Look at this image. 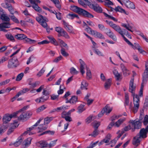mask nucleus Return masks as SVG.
Returning a JSON list of instances; mask_svg holds the SVG:
<instances>
[{
    "instance_id": "obj_28",
    "label": "nucleus",
    "mask_w": 148,
    "mask_h": 148,
    "mask_svg": "<svg viewBox=\"0 0 148 148\" xmlns=\"http://www.w3.org/2000/svg\"><path fill=\"white\" fill-rule=\"evenodd\" d=\"M33 8L36 11L38 12H42V9L40 8L38 5L36 3L31 5Z\"/></svg>"
},
{
    "instance_id": "obj_39",
    "label": "nucleus",
    "mask_w": 148,
    "mask_h": 148,
    "mask_svg": "<svg viewBox=\"0 0 148 148\" xmlns=\"http://www.w3.org/2000/svg\"><path fill=\"white\" fill-rule=\"evenodd\" d=\"M23 139L21 137L18 138V140L14 143V145L15 147H18L22 143Z\"/></svg>"
},
{
    "instance_id": "obj_13",
    "label": "nucleus",
    "mask_w": 148,
    "mask_h": 148,
    "mask_svg": "<svg viewBox=\"0 0 148 148\" xmlns=\"http://www.w3.org/2000/svg\"><path fill=\"white\" fill-rule=\"evenodd\" d=\"M126 6L129 8L135 9V6L134 3L129 0H121Z\"/></svg>"
},
{
    "instance_id": "obj_37",
    "label": "nucleus",
    "mask_w": 148,
    "mask_h": 148,
    "mask_svg": "<svg viewBox=\"0 0 148 148\" xmlns=\"http://www.w3.org/2000/svg\"><path fill=\"white\" fill-rule=\"evenodd\" d=\"M111 136L110 134H107L105 138L103 139L104 141V143H109L111 139Z\"/></svg>"
},
{
    "instance_id": "obj_17",
    "label": "nucleus",
    "mask_w": 148,
    "mask_h": 148,
    "mask_svg": "<svg viewBox=\"0 0 148 148\" xmlns=\"http://www.w3.org/2000/svg\"><path fill=\"white\" fill-rule=\"evenodd\" d=\"M18 125V124L17 122H15L12 124L7 132V135H9L12 133L14 131V129L17 127Z\"/></svg>"
},
{
    "instance_id": "obj_48",
    "label": "nucleus",
    "mask_w": 148,
    "mask_h": 148,
    "mask_svg": "<svg viewBox=\"0 0 148 148\" xmlns=\"http://www.w3.org/2000/svg\"><path fill=\"white\" fill-rule=\"evenodd\" d=\"M114 10L116 12H123L125 13V11L124 9H123L120 6H118L114 9Z\"/></svg>"
},
{
    "instance_id": "obj_59",
    "label": "nucleus",
    "mask_w": 148,
    "mask_h": 148,
    "mask_svg": "<svg viewBox=\"0 0 148 148\" xmlns=\"http://www.w3.org/2000/svg\"><path fill=\"white\" fill-rule=\"evenodd\" d=\"M46 108V107L44 105H42L40 107L36 110L37 112H40L42 111Z\"/></svg>"
},
{
    "instance_id": "obj_57",
    "label": "nucleus",
    "mask_w": 148,
    "mask_h": 148,
    "mask_svg": "<svg viewBox=\"0 0 148 148\" xmlns=\"http://www.w3.org/2000/svg\"><path fill=\"white\" fill-rule=\"evenodd\" d=\"M54 133V131H51L50 130L46 131L40 135V136H42L45 134H49L51 135H53Z\"/></svg>"
},
{
    "instance_id": "obj_52",
    "label": "nucleus",
    "mask_w": 148,
    "mask_h": 148,
    "mask_svg": "<svg viewBox=\"0 0 148 148\" xmlns=\"http://www.w3.org/2000/svg\"><path fill=\"white\" fill-rule=\"evenodd\" d=\"M70 73L72 74H77L78 73L75 69L73 67H71L70 69Z\"/></svg>"
},
{
    "instance_id": "obj_46",
    "label": "nucleus",
    "mask_w": 148,
    "mask_h": 148,
    "mask_svg": "<svg viewBox=\"0 0 148 148\" xmlns=\"http://www.w3.org/2000/svg\"><path fill=\"white\" fill-rule=\"evenodd\" d=\"M84 107V105L82 104L80 105L78 108V112L81 113L84 111L86 109Z\"/></svg>"
},
{
    "instance_id": "obj_14",
    "label": "nucleus",
    "mask_w": 148,
    "mask_h": 148,
    "mask_svg": "<svg viewBox=\"0 0 148 148\" xmlns=\"http://www.w3.org/2000/svg\"><path fill=\"white\" fill-rule=\"evenodd\" d=\"M4 7L8 9L10 13L12 14H14V13H18V12L14 10V8L12 6L11 4L6 3L4 5Z\"/></svg>"
},
{
    "instance_id": "obj_49",
    "label": "nucleus",
    "mask_w": 148,
    "mask_h": 148,
    "mask_svg": "<svg viewBox=\"0 0 148 148\" xmlns=\"http://www.w3.org/2000/svg\"><path fill=\"white\" fill-rule=\"evenodd\" d=\"M95 118L96 116H94L92 115L90 116L86 119V122L87 124H88L91 122L92 119H94Z\"/></svg>"
},
{
    "instance_id": "obj_7",
    "label": "nucleus",
    "mask_w": 148,
    "mask_h": 148,
    "mask_svg": "<svg viewBox=\"0 0 148 148\" xmlns=\"http://www.w3.org/2000/svg\"><path fill=\"white\" fill-rule=\"evenodd\" d=\"M19 64L17 57L14 56L9 61L8 67L9 69L13 68L16 67Z\"/></svg>"
},
{
    "instance_id": "obj_34",
    "label": "nucleus",
    "mask_w": 148,
    "mask_h": 148,
    "mask_svg": "<svg viewBox=\"0 0 148 148\" xmlns=\"http://www.w3.org/2000/svg\"><path fill=\"white\" fill-rule=\"evenodd\" d=\"M58 42L59 43H60V45L61 47H64L67 49L68 48V46L61 39H58Z\"/></svg>"
},
{
    "instance_id": "obj_10",
    "label": "nucleus",
    "mask_w": 148,
    "mask_h": 148,
    "mask_svg": "<svg viewBox=\"0 0 148 148\" xmlns=\"http://www.w3.org/2000/svg\"><path fill=\"white\" fill-rule=\"evenodd\" d=\"M17 112L14 113L12 114H5L3 117V123H7L10 121L12 118H14L17 114Z\"/></svg>"
},
{
    "instance_id": "obj_25",
    "label": "nucleus",
    "mask_w": 148,
    "mask_h": 148,
    "mask_svg": "<svg viewBox=\"0 0 148 148\" xmlns=\"http://www.w3.org/2000/svg\"><path fill=\"white\" fill-rule=\"evenodd\" d=\"M88 84L87 82L85 81H83L81 83L80 88L82 90H87V86H88Z\"/></svg>"
},
{
    "instance_id": "obj_20",
    "label": "nucleus",
    "mask_w": 148,
    "mask_h": 148,
    "mask_svg": "<svg viewBox=\"0 0 148 148\" xmlns=\"http://www.w3.org/2000/svg\"><path fill=\"white\" fill-rule=\"evenodd\" d=\"M148 79V70L145 69L143 74L142 83L146 84Z\"/></svg>"
},
{
    "instance_id": "obj_18",
    "label": "nucleus",
    "mask_w": 148,
    "mask_h": 148,
    "mask_svg": "<svg viewBox=\"0 0 148 148\" xmlns=\"http://www.w3.org/2000/svg\"><path fill=\"white\" fill-rule=\"evenodd\" d=\"M79 62L80 64V72L82 75L84 74L85 71L84 70V67L86 66L85 62L81 59H79Z\"/></svg>"
},
{
    "instance_id": "obj_9",
    "label": "nucleus",
    "mask_w": 148,
    "mask_h": 148,
    "mask_svg": "<svg viewBox=\"0 0 148 148\" xmlns=\"http://www.w3.org/2000/svg\"><path fill=\"white\" fill-rule=\"evenodd\" d=\"M148 133V125L146 126L145 128L141 129L138 134L137 135L139 138L141 139L146 138L147 137V134Z\"/></svg>"
},
{
    "instance_id": "obj_31",
    "label": "nucleus",
    "mask_w": 148,
    "mask_h": 148,
    "mask_svg": "<svg viewBox=\"0 0 148 148\" xmlns=\"http://www.w3.org/2000/svg\"><path fill=\"white\" fill-rule=\"evenodd\" d=\"M92 35H94L96 37L100 38L103 39L104 38V36L101 34L96 31H95L94 34Z\"/></svg>"
},
{
    "instance_id": "obj_54",
    "label": "nucleus",
    "mask_w": 148,
    "mask_h": 148,
    "mask_svg": "<svg viewBox=\"0 0 148 148\" xmlns=\"http://www.w3.org/2000/svg\"><path fill=\"white\" fill-rule=\"evenodd\" d=\"M94 128L95 129H97L99 126L100 125V123L99 122L97 121H94L92 123Z\"/></svg>"
},
{
    "instance_id": "obj_33",
    "label": "nucleus",
    "mask_w": 148,
    "mask_h": 148,
    "mask_svg": "<svg viewBox=\"0 0 148 148\" xmlns=\"http://www.w3.org/2000/svg\"><path fill=\"white\" fill-rule=\"evenodd\" d=\"M53 119V117H47L44 119V123L45 124L47 125Z\"/></svg>"
},
{
    "instance_id": "obj_22",
    "label": "nucleus",
    "mask_w": 148,
    "mask_h": 148,
    "mask_svg": "<svg viewBox=\"0 0 148 148\" xmlns=\"http://www.w3.org/2000/svg\"><path fill=\"white\" fill-rule=\"evenodd\" d=\"M111 79H107L104 84V88L106 90H107L110 88L111 85Z\"/></svg>"
},
{
    "instance_id": "obj_24",
    "label": "nucleus",
    "mask_w": 148,
    "mask_h": 148,
    "mask_svg": "<svg viewBox=\"0 0 148 148\" xmlns=\"http://www.w3.org/2000/svg\"><path fill=\"white\" fill-rule=\"evenodd\" d=\"M113 73L117 80H119L122 79V75L119 74L116 70H114L113 71Z\"/></svg>"
},
{
    "instance_id": "obj_50",
    "label": "nucleus",
    "mask_w": 148,
    "mask_h": 148,
    "mask_svg": "<svg viewBox=\"0 0 148 148\" xmlns=\"http://www.w3.org/2000/svg\"><path fill=\"white\" fill-rule=\"evenodd\" d=\"M85 30L88 33L92 35L94 34V32L95 31L92 29L91 28L89 27L88 26H87V27H86L85 29Z\"/></svg>"
},
{
    "instance_id": "obj_4",
    "label": "nucleus",
    "mask_w": 148,
    "mask_h": 148,
    "mask_svg": "<svg viewBox=\"0 0 148 148\" xmlns=\"http://www.w3.org/2000/svg\"><path fill=\"white\" fill-rule=\"evenodd\" d=\"M38 16L36 18V21L44 28H47V25L46 23L47 18L46 17L43 16L41 15L38 14ZM47 32L49 33L50 32V29H46Z\"/></svg>"
},
{
    "instance_id": "obj_35",
    "label": "nucleus",
    "mask_w": 148,
    "mask_h": 148,
    "mask_svg": "<svg viewBox=\"0 0 148 148\" xmlns=\"http://www.w3.org/2000/svg\"><path fill=\"white\" fill-rule=\"evenodd\" d=\"M52 1L55 5L56 7L58 9L61 8V5L59 0H51Z\"/></svg>"
},
{
    "instance_id": "obj_6",
    "label": "nucleus",
    "mask_w": 148,
    "mask_h": 148,
    "mask_svg": "<svg viewBox=\"0 0 148 148\" xmlns=\"http://www.w3.org/2000/svg\"><path fill=\"white\" fill-rule=\"evenodd\" d=\"M105 21L107 24L114 30L119 33L121 35H122L123 32L119 25L114 24L111 21L106 20Z\"/></svg>"
},
{
    "instance_id": "obj_38",
    "label": "nucleus",
    "mask_w": 148,
    "mask_h": 148,
    "mask_svg": "<svg viewBox=\"0 0 148 148\" xmlns=\"http://www.w3.org/2000/svg\"><path fill=\"white\" fill-rule=\"evenodd\" d=\"M32 140V138H27L26 140H25L24 141V145L26 146H28L30 145L31 144V142Z\"/></svg>"
},
{
    "instance_id": "obj_64",
    "label": "nucleus",
    "mask_w": 148,
    "mask_h": 148,
    "mask_svg": "<svg viewBox=\"0 0 148 148\" xmlns=\"http://www.w3.org/2000/svg\"><path fill=\"white\" fill-rule=\"evenodd\" d=\"M143 123L144 125H146L148 123V116L146 115L144 119Z\"/></svg>"
},
{
    "instance_id": "obj_60",
    "label": "nucleus",
    "mask_w": 148,
    "mask_h": 148,
    "mask_svg": "<svg viewBox=\"0 0 148 148\" xmlns=\"http://www.w3.org/2000/svg\"><path fill=\"white\" fill-rule=\"evenodd\" d=\"M145 84H143V83H142L141 84L139 93V95L140 97H142L143 96L144 85Z\"/></svg>"
},
{
    "instance_id": "obj_2",
    "label": "nucleus",
    "mask_w": 148,
    "mask_h": 148,
    "mask_svg": "<svg viewBox=\"0 0 148 148\" xmlns=\"http://www.w3.org/2000/svg\"><path fill=\"white\" fill-rule=\"evenodd\" d=\"M136 86L134 85V79H132L130 81L129 91L132 94L133 97L134 106L132 111L134 113H136L139 106L140 98L139 96L135 94Z\"/></svg>"
},
{
    "instance_id": "obj_40",
    "label": "nucleus",
    "mask_w": 148,
    "mask_h": 148,
    "mask_svg": "<svg viewBox=\"0 0 148 148\" xmlns=\"http://www.w3.org/2000/svg\"><path fill=\"white\" fill-rule=\"evenodd\" d=\"M6 38L12 42H14L15 39L14 36L11 34H7L5 35Z\"/></svg>"
},
{
    "instance_id": "obj_26",
    "label": "nucleus",
    "mask_w": 148,
    "mask_h": 148,
    "mask_svg": "<svg viewBox=\"0 0 148 148\" xmlns=\"http://www.w3.org/2000/svg\"><path fill=\"white\" fill-rule=\"evenodd\" d=\"M8 128L7 125H3L0 127V135H2L6 130Z\"/></svg>"
},
{
    "instance_id": "obj_42",
    "label": "nucleus",
    "mask_w": 148,
    "mask_h": 148,
    "mask_svg": "<svg viewBox=\"0 0 148 148\" xmlns=\"http://www.w3.org/2000/svg\"><path fill=\"white\" fill-rule=\"evenodd\" d=\"M103 14H104V16L106 17H108L110 19H111L113 20V21H114L115 22H117V21H118L117 19H116V18H115V17H114L112 16H111L110 15H109L104 12H103Z\"/></svg>"
},
{
    "instance_id": "obj_1",
    "label": "nucleus",
    "mask_w": 148,
    "mask_h": 148,
    "mask_svg": "<svg viewBox=\"0 0 148 148\" xmlns=\"http://www.w3.org/2000/svg\"><path fill=\"white\" fill-rule=\"evenodd\" d=\"M43 119L42 118H40L37 122L32 127L27 129L26 131L25 132L22 134V136H24L28 134L29 135L34 134L36 132H42L45 130L47 128L48 126L46 124H41L39 125L38 128L35 127L37 126L40 123L41 121Z\"/></svg>"
},
{
    "instance_id": "obj_58",
    "label": "nucleus",
    "mask_w": 148,
    "mask_h": 148,
    "mask_svg": "<svg viewBox=\"0 0 148 148\" xmlns=\"http://www.w3.org/2000/svg\"><path fill=\"white\" fill-rule=\"evenodd\" d=\"M25 115V117L26 119L29 118L32 114V113L29 111H28L25 113H23Z\"/></svg>"
},
{
    "instance_id": "obj_62",
    "label": "nucleus",
    "mask_w": 148,
    "mask_h": 148,
    "mask_svg": "<svg viewBox=\"0 0 148 148\" xmlns=\"http://www.w3.org/2000/svg\"><path fill=\"white\" fill-rule=\"evenodd\" d=\"M87 76L88 79H90L91 77V74L90 70L88 69H87Z\"/></svg>"
},
{
    "instance_id": "obj_56",
    "label": "nucleus",
    "mask_w": 148,
    "mask_h": 148,
    "mask_svg": "<svg viewBox=\"0 0 148 148\" xmlns=\"http://www.w3.org/2000/svg\"><path fill=\"white\" fill-rule=\"evenodd\" d=\"M55 29L56 31L58 33V34H60L62 33L63 29L60 27H56L55 28Z\"/></svg>"
},
{
    "instance_id": "obj_47",
    "label": "nucleus",
    "mask_w": 148,
    "mask_h": 148,
    "mask_svg": "<svg viewBox=\"0 0 148 148\" xmlns=\"http://www.w3.org/2000/svg\"><path fill=\"white\" fill-rule=\"evenodd\" d=\"M103 112L106 113H109L112 110V108L108 106H106L103 109Z\"/></svg>"
},
{
    "instance_id": "obj_23",
    "label": "nucleus",
    "mask_w": 148,
    "mask_h": 148,
    "mask_svg": "<svg viewBox=\"0 0 148 148\" xmlns=\"http://www.w3.org/2000/svg\"><path fill=\"white\" fill-rule=\"evenodd\" d=\"M126 120L125 118H121L115 123V127H119Z\"/></svg>"
},
{
    "instance_id": "obj_53",
    "label": "nucleus",
    "mask_w": 148,
    "mask_h": 148,
    "mask_svg": "<svg viewBox=\"0 0 148 148\" xmlns=\"http://www.w3.org/2000/svg\"><path fill=\"white\" fill-rule=\"evenodd\" d=\"M24 75V74L23 73H21L20 74H19L17 76L16 79V81H20L21 80Z\"/></svg>"
},
{
    "instance_id": "obj_30",
    "label": "nucleus",
    "mask_w": 148,
    "mask_h": 148,
    "mask_svg": "<svg viewBox=\"0 0 148 148\" xmlns=\"http://www.w3.org/2000/svg\"><path fill=\"white\" fill-rule=\"evenodd\" d=\"M67 108L66 107L64 106H62L60 107H58L57 108L54 109L53 110V112H59L60 111H62L66 109Z\"/></svg>"
},
{
    "instance_id": "obj_19",
    "label": "nucleus",
    "mask_w": 148,
    "mask_h": 148,
    "mask_svg": "<svg viewBox=\"0 0 148 148\" xmlns=\"http://www.w3.org/2000/svg\"><path fill=\"white\" fill-rule=\"evenodd\" d=\"M141 139L140 138H139L137 135L134 137L132 141V143L133 145H136V146L138 145L140 143V142Z\"/></svg>"
},
{
    "instance_id": "obj_63",
    "label": "nucleus",
    "mask_w": 148,
    "mask_h": 148,
    "mask_svg": "<svg viewBox=\"0 0 148 148\" xmlns=\"http://www.w3.org/2000/svg\"><path fill=\"white\" fill-rule=\"evenodd\" d=\"M68 16H69V18L71 19H73L75 17L77 18H79L78 16L75 14H68Z\"/></svg>"
},
{
    "instance_id": "obj_27",
    "label": "nucleus",
    "mask_w": 148,
    "mask_h": 148,
    "mask_svg": "<svg viewBox=\"0 0 148 148\" xmlns=\"http://www.w3.org/2000/svg\"><path fill=\"white\" fill-rule=\"evenodd\" d=\"M58 36L59 37L63 36L66 38L68 39L70 38L67 33L64 29L62 32V33L60 34H58Z\"/></svg>"
},
{
    "instance_id": "obj_61",
    "label": "nucleus",
    "mask_w": 148,
    "mask_h": 148,
    "mask_svg": "<svg viewBox=\"0 0 148 148\" xmlns=\"http://www.w3.org/2000/svg\"><path fill=\"white\" fill-rule=\"evenodd\" d=\"M95 53L99 56H103V54L98 49H95Z\"/></svg>"
},
{
    "instance_id": "obj_41",
    "label": "nucleus",
    "mask_w": 148,
    "mask_h": 148,
    "mask_svg": "<svg viewBox=\"0 0 148 148\" xmlns=\"http://www.w3.org/2000/svg\"><path fill=\"white\" fill-rule=\"evenodd\" d=\"M125 106H128L129 103V97L128 93H125Z\"/></svg>"
},
{
    "instance_id": "obj_5",
    "label": "nucleus",
    "mask_w": 148,
    "mask_h": 148,
    "mask_svg": "<svg viewBox=\"0 0 148 148\" xmlns=\"http://www.w3.org/2000/svg\"><path fill=\"white\" fill-rule=\"evenodd\" d=\"M15 38L20 40L24 39L27 43L30 44H35L36 42V40L28 38L26 36L22 34H18L16 35L15 36Z\"/></svg>"
},
{
    "instance_id": "obj_21",
    "label": "nucleus",
    "mask_w": 148,
    "mask_h": 148,
    "mask_svg": "<svg viewBox=\"0 0 148 148\" xmlns=\"http://www.w3.org/2000/svg\"><path fill=\"white\" fill-rule=\"evenodd\" d=\"M38 143L39 144V147L41 148H47L49 145V144L47 141L45 140L41 141Z\"/></svg>"
},
{
    "instance_id": "obj_29",
    "label": "nucleus",
    "mask_w": 148,
    "mask_h": 148,
    "mask_svg": "<svg viewBox=\"0 0 148 148\" xmlns=\"http://www.w3.org/2000/svg\"><path fill=\"white\" fill-rule=\"evenodd\" d=\"M10 27V24L9 22H4L0 24V27L7 28Z\"/></svg>"
},
{
    "instance_id": "obj_11",
    "label": "nucleus",
    "mask_w": 148,
    "mask_h": 148,
    "mask_svg": "<svg viewBox=\"0 0 148 148\" xmlns=\"http://www.w3.org/2000/svg\"><path fill=\"white\" fill-rule=\"evenodd\" d=\"M88 5L90 8L93 9L95 11L98 13H101L102 11V10L101 8L99 5H94L93 4L90 3V2L88 3Z\"/></svg>"
},
{
    "instance_id": "obj_45",
    "label": "nucleus",
    "mask_w": 148,
    "mask_h": 148,
    "mask_svg": "<svg viewBox=\"0 0 148 148\" xmlns=\"http://www.w3.org/2000/svg\"><path fill=\"white\" fill-rule=\"evenodd\" d=\"M121 26L127 29L128 31H130L131 32H133L131 30V29H132V27L130 26L128 24L127 25L126 24L122 23L121 24Z\"/></svg>"
},
{
    "instance_id": "obj_16",
    "label": "nucleus",
    "mask_w": 148,
    "mask_h": 148,
    "mask_svg": "<svg viewBox=\"0 0 148 148\" xmlns=\"http://www.w3.org/2000/svg\"><path fill=\"white\" fill-rule=\"evenodd\" d=\"M63 24L64 25V27L67 31L70 33L75 34V33L72 27L69 25L65 21H63Z\"/></svg>"
},
{
    "instance_id": "obj_3",
    "label": "nucleus",
    "mask_w": 148,
    "mask_h": 148,
    "mask_svg": "<svg viewBox=\"0 0 148 148\" xmlns=\"http://www.w3.org/2000/svg\"><path fill=\"white\" fill-rule=\"evenodd\" d=\"M71 10L73 11L82 15L88 18H93L94 16L87 11L75 6H72Z\"/></svg>"
},
{
    "instance_id": "obj_15",
    "label": "nucleus",
    "mask_w": 148,
    "mask_h": 148,
    "mask_svg": "<svg viewBox=\"0 0 148 148\" xmlns=\"http://www.w3.org/2000/svg\"><path fill=\"white\" fill-rule=\"evenodd\" d=\"M106 34L113 40L116 41L117 40V38L114 33L109 29L106 28Z\"/></svg>"
},
{
    "instance_id": "obj_12",
    "label": "nucleus",
    "mask_w": 148,
    "mask_h": 148,
    "mask_svg": "<svg viewBox=\"0 0 148 148\" xmlns=\"http://www.w3.org/2000/svg\"><path fill=\"white\" fill-rule=\"evenodd\" d=\"M61 117L65 119L67 121L71 122L72 120L71 117V115L68 113V112L64 111L61 113Z\"/></svg>"
},
{
    "instance_id": "obj_36",
    "label": "nucleus",
    "mask_w": 148,
    "mask_h": 148,
    "mask_svg": "<svg viewBox=\"0 0 148 148\" xmlns=\"http://www.w3.org/2000/svg\"><path fill=\"white\" fill-rule=\"evenodd\" d=\"M1 18L2 20L5 21L9 22L10 21L9 17L4 14L1 15Z\"/></svg>"
},
{
    "instance_id": "obj_32",
    "label": "nucleus",
    "mask_w": 148,
    "mask_h": 148,
    "mask_svg": "<svg viewBox=\"0 0 148 148\" xmlns=\"http://www.w3.org/2000/svg\"><path fill=\"white\" fill-rule=\"evenodd\" d=\"M77 97L74 96H72L70 100V103L72 104L75 103L77 101Z\"/></svg>"
},
{
    "instance_id": "obj_8",
    "label": "nucleus",
    "mask_w": 148,
    "mask_h": 148,
    "mask_svg": "<svg viewBox=\"0 0 148 148\" xmlns=\"http://www.w3.org/2000/svg\"><path fill=\"white\" fill-rule=\"evenodd\" d=\"M129 122L134 127V128L132 129V132L134 131L135 129H139L141 127L142 123L140 120H130Z\"/></svg>"
},
{
    "instance_id": "obj_55",
    "label": "nucleus",
    "mask_w": 148,
    "mask_h": 148,
    "mask_svg": "<svg viewBox=\"0 0 148 148\" xmlns=\"http://www.w3.org/2000/svg\"><path fill=\"white\" fill-rule=\"evenodd\" d=\"M99 134L98 131L97 130V129H95L94 131L92 134H89V136H91L92 137H95L96 136L98 135Z\"/></svg>"
},
{
    "instance_id": "obj_51",
    "label": "nucleus",
    "mask_w": 148,
    "mask_h": 148,
    "mask_svg": "<svg viewBox=\"0 0 148 148\" xmlns=\"http://www.w3.org/2000/svg\"><path fill=\"white\" fill-rule=\"evenodd\" d=\"M11 19L14 22L16 23H19V21L17 18L13 14H12L11 16H10Z\"/></svg>"
},
{
    "instance_id": "obj_43",
    "label": "nucleus",
    "mask_w": 148,
    "mask_h": 148,
    "mask_svg": "<svg viewBox=\"0 0 148 148\" xmlns=\"http://www.w3.org/2000/svg\"><path fill=\"white\" fill-rule=\"evenodd\" d=\"M103 14H104V16L106 17H108L110 19H111L113 20V21H114L115 22H117V21H118L117 19H116V18H115V17H114L112 16H111L110 15H109L104 12H103Z\"/></svg>"
},
{
    "instance_id": "obj_44",
    "label": "nucleus",
    "mask_w": 148,
    "mask_h": 148,
    "mask_svg": "<svg viewBox=\"0 0 148 148\" xmlns=\"http://www.w3.org/2000/svg\"><path fill=\"white\" fill-rule=\"evenodd\" d=\"M103 14H104V16L106 17H108L110 19H111L113 20V21H114L115 22H117V21H118L117 19H116V18H115V17H114L112 16H111L110 15H109L104 12H103Z\"/></svg>"
}]
</instances>
